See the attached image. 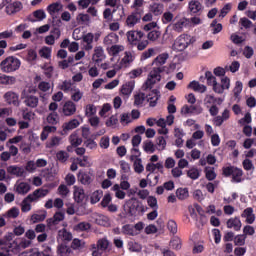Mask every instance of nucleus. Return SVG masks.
Returning <instances> with one entry per match:
<instances>
[{
  "instance_id": "393cba45",
  "label": "nucleus",
  "mask_w": 256,
  "mask_h": 256,
  "mask_svg": "<svg viewBox=\"0 0 256 256\" xmlns=\"http://www.w3.org/2000/svg\"><path fill=\"white\" fill-rule=\"evenodd\" d=\"M24 103H25L26 107L35 109V107H37V105H39V98L37 96L28 95L24 98Z\"/></svg>"
},
{
  "instance_id": "0e129e2a",
  "label": "nucleus",
  "mask_w": 256,
  "mask_h": 256,
  "mask_svg": "<svg viewBox=\"0 0 256 256\" xmlns=\"http://www.w3.org/2000/svg\"><path fill=\"white\" fill-rule=\"evenodd\" d=\"M58 193L61 195V197H67L69 195V188L65 184H61L58 187Z\"/></svg>"
},
{
  "instance_id": "aec40b11",
  "label": "nucleus",
  "mask_w": 256,
  "mask_h": 256,
  "mask_svg": "<svg viewBox=\"0 0 256 256\" xmlns=\"http://www.w3.org/2000/svg\"><path fill=\"white\" fill-rule=\"evenodd\" d=\"M188 9L193 14L201 13L203 11V4L198 0H191L188 4Z\"/></svg>"
},
{
  "instance_id": "4d7b16f0",
  "label": "nucleus",
  "mask_w": 256,
  "mask_h": 256,
  "mask_svg": "<svg viewBox=\"0 0 256 256\" xmlns=\"http://www.w3.org/2000/svg\"><path fill=\"white\" fill-rule=\"evenodd\" d=\"M39 55L43 57V59H51V48L43 47L39 50Z\"/></svg>"
},
{
  "instance_id": "412c9836",
  "label": "nucleus",
  "mask_w": 256,
  "mask_h": 256,
  "mask_svg": "<svg viewBox=\"0 0 256 256\" xmlns=\"http://www.w3.org/2000/svg\"><path fill=\"white\" fill-rule=\"evenodd\" d=\"M226 225L228 229H234V231H241V219H239L238 217L228 219Z\"/></svg>"
},
{
  "instance_id": "20e7f679",
  "label": "nucleus",
  "mask_w": 256,
  "mask_h": 256,
  "mask_svg": "<svg viewBox=\"0 0 256 256\" xmlns=\"http://www.w3.org/2000/svg\"><path fill=\"white\" fill-rule=\"evenodd\" d=\"M195 43V39L189 34H182L174 41L172 48L174 51H185L189 45Z\"/></svg>"
},
{
  "instance_id": "f8f14e48",
  "label": "nucleus",
  "mask_w": 256,
  "mask_h": 256,
  "mask_svg": "<svg viewBox=\"0 0 256 256\" xmlns=\"http://www.w3.org/2000/svg\"><path fill=\"white\" fill-rule=\"evenodd\" d=\"M57 255L58 256H72L73 249L67 244V242H62L57 246Z\"/></svg>"
},
{
  "instance_id": "09e8293b",
  "label": "nucleus",
  "mask_w": 256,
  "mask_h": 256,
  "mask_svg": "<svg viewBox=\"0 0 256 256\" xmlns=\"http://www.w3.org/2000/svg\"><path fill=\"white\" fill-rule=\"evenodd\" d=\"M159 37H161V31L152 30L147 34V39L152 42L157 41Z\"/></svg>"
},
{
  "instance_id": "603ef678",
  "label": "nucleus",
  "mask_w": 256,
  "mask_h": 256,
  "mask_svg": "<svg viewBox=\"0 0 256 256\" xmlns=\"http://www.w3.org/2000/svg\"><path fill=\"white\" fill-rule=\"evenodd\" d=\"M101 197H103V191L96 190L95 192H93L91 196V203L92 204L99 203V201H101Z\"/></svg>"
},
{
  "instance_id": "a19ab883",
  "label": "nucleus",
  "mask_w": 256,
  "mask_h": 256,
  "mask_svg": "<svg viewBox=\"0 0 256 256\" xmlns=\"http://www.w3.org/2000/svg\"><path fill=\"white\" fill-rule=\"evenodd\" d=\"M133 166L135 173L141 174L143 171H145V167L143 166V161L141 158H136Z\"/></svg>"
},
{
  "instance_id": "338daca9",
  "label": "nucleus",
  "mask_w": 256,
  "mask_h": 256,
  "mask_svg": "<svg viewBox=\"0 0 256 256\" xmlns=\"http://www.w3.org/2000/svg\"><path fill=\"white\" fill-rule=\"evenodd\" d=\"M167 227L170 233H172L173 235L177 233V223L174 220H169Z\"/></svg>"
},
{
  "instance_id": "f03ea898",
  "label": "nucleus",
  "mask_w": 256,
  "mask_h": 256,
  "mask_svg": "<svg viewBox=\"0 0 256 256\" xmlns=\"http://www.w3.org/2000/svg\"><path fill=\"white\" fill-rule=\"evenodd\" d=\"M165 71V67H154L146 80V82L142 86L143 91H147V89H151L156 83L161 81V73Z\"/></svg>"
},
{
  "instance_id": "e433bc0d",
  "label": "nucleus",
  "mask_w": 256,
  "mask_h": 256,
  "mask_svg": "<svg viewBox=\"0 0 256 256\" xmlns=\"http://www.w3.org/2000/svg\"><path fill=\"white\" fill-rule=\"evenodd\" d=\"M176 197L180 201H185V199H187L189 197V189H187V188H178L176 190Z\"/></svg>"
},
{
  "instance_id": "f3484780",
  "label": "nucleus",
  "mask_w": 256,
  "mask_h": 256,
  "mask_svg": "<svg viewBox=\"0 0 256 256\" xmlns=\"http://www.w3.org/2000/svg\"><path fill=\"white\" fill-rule=\"evenodd\" d=\"M61 9H63V5H61L59 2L52 3L47 7V11L50 13L53 23H55V17H57L56 15L59 13V11H61Z\"/></svg>"
},
{
  "instance_id": "ea45409f",
  "label": "nucleus",
  "mask_w": 256,
  "mask_h": 256,
  "mask_svg": "<svg viewBox=\"0 0 256 256\" xmlns=\"http://www.w3.org/2000/svg\"><path fill=\"white\" fill-rule=\"evenodd\" d=\"M150 11L156 16L161 15L163 13V4L154 3L150 5Z\"/></svg>"
},
{
  "instance_id": "864d4df0",
  "label": "nucleus",
  "mask_w": 256,
  "mask_h": 256,
  "mask_svg": "<svg viewBox=\"0 0 256 256\" xmlns=\"http://www.w3.org/2000/svg\"><path fill=\"white\" fill-rule=\"evenodd\" d=\"M121 63L129 67L133 63V54L131 52H125V56L122 58Z\"/></svg>"
},
{
  "instance_id": "a18cd8bd",
  "label": "nucleus",
  "mask_w": 256,
  "mask_h": 256,
  "mask_svg": "<svg viewBox=\"0 0 256 256\" xmlns=\"http://www.w3.org/2000/svg\"><path fill=\"white\" fill-rule=\"evenodd\" d=\"M31 209V199H29V196H27L21 203V211L22 213H28V211Z\"/></svg>"
},
{
  "instance_id": "8fccbe9b",
  "label": "nucleus",
  "mask_w": 256,
  "mask_h": 256,
  "mask_svg": "<svg viewBox=\"0 0 256 256\" xmlns=\"http://www.w3.org/2000/svg\"><path fill=\"white\" fill-rule=\"evenodd\" d=\"M205 79L207 80V85H210L213 87V84L217 82V78L213 76V73L211 71L205 72Z\"/></svg>"
},
{
  "instance_id": "69168bd1",
  "label": "nucleus",
  "mask_w": 256,
  "mask_h": 256,
  "mask_svg": "<svg viewBox=\"0 0 256 256\" xmlns=\"http://www.w3.org/2000/svg\"><path fill=\"white\" fill-rule=\"evenodd\" d=\"M147 203L151 209H159V206L157 205V198L154 196H149L147 198Z\"/></svg>"
},
{
  "instance_id": "3c124183",
  "label": "nucleus",
  "mask_w": 256,
  "mask_h": 256,
  "mask_svg": "<svg viewBox=\"0 0 256 256\" xmlns=\"http://www.w3.org/2000/svg\"><path fill=\"white\" fill-rule=\"evenodd\" d=\"M71 99L74 101V103H79V101L83 99V92H81L79 88L74 89V93L71 95Z\"/></svg>"
},
{
  "instance_id": "f257e3e1",
  "label": "nucleus",
  "mask_w": 256,
  "mask_h": 256,
  "mask_svg": "<svg viewBox=\"0 0 256 256\" xmlns=\"http://www.w3.org/2000/svg\"><path fill=\"white\" fill-rule=\"evenodd\" d=\"M165 71V67H154L146 80V82L142 86L143 91H147V89H151L156 83L161 81V73Z\"/></svg>"
},
{
  "instance_id": "58836bf2",
  "label": "nucleus",
  "mask_w": 256,
  "mask_h": 256,
  "mask_svg": "<svg viewBox=\"0 0 256 256\" xmlns=\"http://www.w3.org/2000/svg\"><path fill=\"white\" fill-rule=\"evenodd\" d=\"M78 179L82 185H91V182L93 181L89 174L81 172L78 174Z\"/></svg>"
},
{
  "instance_id": "4be33fe9",
  "label": "nucleus",
  "mask_w": 256,
  "mask_h": 256,
  "mask_svg": "<svg viewBox=\"0 0 256 256\" xmlns=\"http://www.w3.org/2000/svg\"><path fill=\"white\" fill-rule=\"evenodd\" d=\"M74 201L83 203L85 201V190L79 186H74Z\"/></svg>"
},
{
  "instance_id": "a211bd4d",
  "label": "nucleus",
  "mask_w": 256,
  "mask_h": 256,
  "mask_svg": "<svg viewBox=\"0 0 256 256\" xmlns=\"http://www.w3.org/2000/svg\"><path fill=\"white\" fill-rule=\"evenodd\" d=\"M14 189L19 195H27L28 191H31V185L26 182H20L15 184Z\"/></svg>"
},
{
  "instance_id": "c756f323",
  "label": "nucleus",
  "mask_w": 256,
  "mask_h": 256,
  "mask_svg": "<svg viewBox=\"0 0 256 256\" xmlns=\"http://www.w3.org/2000/svg\"><path fill=\"white\" fill-rule=\"evenodd\" d=\"M59 237H62L63 243H68L69 241H73V234L67 229L59 230L58 232Z\"/></svg>"
},
{
  "instance_id": "37998d69",
  "label": "nucleus",
  "mask_w": 256,
  "mask_h": 256,
  "mask_svg": "<svg viewBox=\"0 0 256 256\" xmlns=\"http://www.w3.org/2000/svg\"><path fill=\"white\" fill-rule=\"evenodd\" d=\"M122 233L124 235H131V237H135L137 235V232H135V228L133 226L126 224L122 227Z\"/></svg>"
},
{
  "instance_id": "72a5a7b5",
  "label": "nucleus",
  "mask_w": 256,
  "mask_h": 256,
  "mask_svg": "<svg viewBox=\"0 0 256 256\" xmlns=\"http://www.w3.org/2000/svg\"><path fill=\"white\" fill-rule=\"evenodd\" d=\"M46 123H48V125H57V123H59V114H57V112L49 113L46 117Z\"/></svg>"
},
{
  "instance_id": "6e6d98bb",
  "label": "nucleus",
  "mask_w": 256,
  "mask_h": 256,
  "mask_svg": "<svg viewBox=\"0 0 256 256\" xmlns=\"http://www.w3.org/2000/svg\"><path fill=\"white\" fill-rule=\"evenodd\" d=\"M72 83L69 80H65L62 82V84L60 85V89L61 91H64V93H69V91H73L72 87Z\"/></svg>"
},
{
  "instance_id": "4c0bfd02",
  "label": "nucleus",
  "mask_w": 256,
  "mask_h": 256,
  "mask_svg": "<svg viewBox=\"0 0 256 256\" xmlns=\"http://www.w3.org/2000/svg\"><path fill=\"white\" fill-rule=\"evenodd\" d=\"M19 213V208L12 207L4 214V217L7 219H17V217H19Z\"/></svg>"
},
{
  "instance_id": "39448f33",
  "label": "nucleus",
  "mask_w": 256,
  "mask_h": 256,
  "mask_svg": "<svg viewBox=\"0 0 256 256\" xmlns=\"http://www.w3.org/2000/svg\"><path fill=\"white\" fill-rule=\"evenodd\" d=\"M222 175L224 177H231L233 183H241L243 181V170L241 168H237L235 166H227L222 168Z\"/></svg>"
},
{
  "instance_id": "de8ad7c7",
  "label": "nucleus",
  "mask_w": 256,
  "mask_h": 256,
  "mask_svg": "<svg viewBox=\"0 0 256 256\" xmlns=\"http://www.w3.org/2000/svg\"><path fill=\"white\" fill-rule=\"evenodd\" d=\"M112 189L115 191V197H117V199H125L126 193L121 190L119 184H115Z\"/></svg>"
},
{
  "instance_id": "2f4dec72",
  "label": "nucleus",
  "mask_w": 256,
  "mask_h": 256,
  "mask_svg": "<svg viewBox=\"0 0 256 256\" xmlns=\"http://www.w3.org/2000/svg\"><path fill=\"white\" fill-rule=\"evenodd\" d=\"M73 229L77 232V233H81L83 231H89V229H91V224L89 222H80L78 224H76Z\"/></svg>"
},
{
  "instance_id": "7ed1b4c3",
  "label": "nucleus",
  "mask_w": 256,
  "mask_h": 256,
  "mask_svg": "<svg viewBox=\"0 0 256 256\" xmlns=\"http://www.w3.org/2000/svg\"><path fill=\"white\" fill-rule=\"evenodd\" d=\"M21 67V60L15 56H8L0 63V69L3 73H14Z\"/></svg>"
},
{
  "instance_id": "c9c22d12",
  "label": "nucleus",
  "mask_w": 256,
  "mask_h": 256,
  "mask_svg": "<svg viewBox=\"0 0 256 256\" xmlns=\"http://www.w3.org/2000/svg\"><path fill=\"white\" fill-rule=\"evenodd\" d=\"M109 245H111V243H109V240H107V238H102L98 240L96 247L104 253V251H107V249H109Z\"/></svg>"
},
{
  "instance_id": "49530a36",
  "label": "nucleus",
  "mask_w": 256,
  "mask_h": 256,
  "mask_svg": "<svg viewBox=\"0 0 256 256\" xmlns=\"http://www.w3.org/2000/svg\"><path fill=\"white\" fill-rule=\"evenodd\" d=\"M69 139L72 147H79V145L83 143V139L79 138V136H77L75 133L71 134Z\"/></svg>"
},
{
  "instance_id": "0eeeda50",
  "label": "nucleus",
  "mask_w": 256,
  "mask_h": 256,
  "mask_svg": "<svg viewBox=\"0 0 256 256\" xmlns=\"http://www.w3.org/2000/svg\"><path fill=\"white\" fill-rule=\"evenodd\" d=\"M0 246L8 251H14V249H18L19 244L13 240V233H8L0 239Z\"/></svg>"
},
{
  "instance_id": "1a4fd4ad",
  "label": "nucleus",
  "mask_w": 256,
  "mask_h": 256,
  "mask_svg": "<svg viewBox=\"0 0 256 256\" xmlns=\"http://www.w3.org/2000/svg\"><path fill=\"white\" fill-rule=\"evenodd\" d=\"M62 113L64 117L75 115L77 113V105L71 100L66 101L62 107Z\"/></svg>"
},
{
  "instance_id": "5fc2aeb1",
  "label": "nucleus",
  "mask_w": 256,
  "mask_h": 256,
  "mask_svg": "<svg viewBox=\"0 0 256 256\" xmlns=\"http://www.w3.org/2000/svg\"><path fill=\"white\" fill-rule=\"evenodd\" d=\"M245 239H247V236L244 234L237 235L234 237V244L238 247H243V245H245Z\"/></svg>"
},
{
  "instance_id": "13d9d810",
  "label": "nucleus",
  "mask_w": 256,
  "mask_h": 256,
  "mask_svg": "<svg viewBox=\"0 0 256 256\" xmlns=\"http://www.w3.org/2000/svg\"><path fill=\"white\" fill-rule=\"evenodd\" d=\"M145 93H139L134 96V105L139 106L143 105L145 101Z\"/></svg>"
},
{
  "instance_id": "c03bdc74",
  "label": "nucleus",
  "mask_w": 256,
  "mask_h": 256,
  "mask_svg": "<svg viewBox=\"0 0 256 256\" xmlns=\"http://www.w3.org/2000/svg\"><path fill=\"white\" fill-rule=\"evenodd\" d=\"M143 149L146 153H155V144L151 140H146L143 143Z\"/></svg>"
},
{
  "instance_id": "4468645a",
  "label": "nucleus",
  "mask_w": 256,
  "mask_h": 256,
  "mask_svg": "<svg viewBox=\"0 0 256 256\" xmlns=\"http://www.w3.org/2000/svg\"><path fill=\"white\" fill-rule=\"evenodd\" d=\"M105 51L103 50V47L96 46L94 48V54L92 56V61L94 63H101V61H105Z\"/></svg>"
},
{
  "instance_id": "5701e85b",
  "label": "nucleus",
  "mask_w": 256,
  "mask_h": 256,
  "mask_svg": "<svg viewBox=\"0 0 256 256\" xmlns=\"http://www.w3.org/2000/svg\"><path fill=\"white\" fill-rule=\"evenodd\" d=\"M241 217H244L246 219V223L249 225H253V223H255V214H253V208L251 207L246 208L241 214Z\"/></svg>"
},
{
  "instance_id": "680f3d73",
  "label": "nucleus",
  "mask_w": 256,
  "mask_h": 256,
  "mask_svg": "<svg viewBox=\"0 0 256 256\" xmlns=\"http://www.w3.org/2000/svg\"><path fill=\"white\" fill-rule=\"evenodd\" d=\"M173 17H174L173 13L165 12L162 16V23H164V25L171 23V21H173Z\"/></svg>"
},
{
  "instance_id": "9b49d317",
  "label": "nucleus",
  "mask_w": 256,
  "mask_h": 256,
  "mask_svg": "<svg viewBox=\"0 0 256 256\" xmlns=\"http://www.w3.org/2000/svg\"><path fill=\"white\" fill-rule=\"evenodd\" d=\"M64 219H65V212H61V211L56 212L52 218H49L46 220L47 227L49 229H52L54 225H59V223H61V221H63Z\"/></svg>"
},
{
  "instance_id": "052dcab7",
  "label": "nucleus",
  "mask_w": 256,
  "mask_h": 256,
  "mask_svg": "<svg viewBox=\"0 0 256 256\" xmlns=\"http://www.w3.org/2000/svg\"><path fill=\"white\" fill-rule=\"evenodd\" d=\"M97 113V108L93 104H89L86 106L85 115L86 117H92Z\"/></svg>"
},
{
  "instance_id": "c85d7f7f",
  "label": "nucleus",
  "mask_w": 256,
  "mask_h": 256,
  "mask_svg": "<svg viewBox=\"0 0 256 256\" xmlns=\"http://www.w3.org/2000/svg\"><path fill=\"white\" fill-rule=\"evenodd\" d=\"M47 219V211L43 210L39 213L33 214L31 216V221L33 223H41V221H45Z\"/></svg>"
},
{
  "instance_id": "79ce46f5",
  "label": "nucleus",
  "mask_w": 256,
  "mask_h": 256,
  "mask_svg": "<svg viewBox=\"0 0 256 256\" xmlns=\"http://www.w3.org/2000/svg\"><path fill=\"white\" fill-rule=\"evenodd\" d=\"M83 247H85V242L81 241L78 238H75L71 243L70 249H72V251H77L79 249H83Z\"/></svg>"
},
{
  "instance_id": "6e6552de",
  "label": "nucleus",
  "mask_w": 256,
  "mask_h": 256,
  "mask_svg": "<svg viewBox=\"0 0 256 256\" xmlns=\"http://www.w3.org/2000/svg\"><path fill=\"white\" fill-rule=\"evenodd\" d=\"M2 5L6 6L7 15H13L15 13H19L23 9V4L19 1L9 3L7 0L2 2Z\"/></svg>"
},
{
  "instance_id": "bb28decb",
  "label": "nucleus",
  "mask_w": 256,
  "mask_h": 256,
  "mask_svg": "<svg viewBox=\"0 0 256 256\" xmlns=\"http://www.w3.org/2000/svg\"><path fill=\"white\" fill-rule=\"evenodd\" d=\"M15 83H17L15 76L0 74V85H15Z\"/></svg>"
},
{
  "instance_id": "2eb2a0df",
  "label": "nucleus",
  "mask_w": 256,
  "mask_h": 256,
  "mask_svg": "<svg viewBox=\"0 0 256 256\" xmlns=\"http://www.w3.org/2000/svg\"><path fill=\"white\" fill-rule=\"evenodd\" d=\"M49 194V190L39 188L36 189L33 193L28 195V199H30V202L37 201V199H41V197H45Z\"/></svg>"
},
{
  "instance_id": "6ab92c4d",
  "label": "nucleus",
  "mask_w": 256,
  "mask_h": 256,
  "mask_svg": "<svg viewBox=\"0 0 256 256\" xmlns=\"http://www.w3.org/2000/svg\"><path fill=\"white\" fill-rule=\"evenodd\" d=\"M167 59H169V53H162L153 60L152 65H155V67H165L163 65L167 63Z\"/></svg>"
},
{
  "instance_id": "bf43d9fd",
  "label": "nucleus",
  "mask_w": 256,
  "mask_h": 256,
  "mask_svg": "<svg viewBox=\"0 0 256 256\" xmlns=\"http://www.w3.org/2000/svg\"><path fill=\"white\" fill-rule=\"evenodd\" d=\"M56 157H57L58 161H60L61 163H65V161H67V159H69V153L61 150V151L57 152Z\"/></svg>"
},
{
  "instance_id": "473e14b6",
  "label": "nucleus",
  "mask_w": 256,
  "mask_h": 256,
  "mask_svg": "<svg viewBox=\"0 0 256 256\" xmlns=\"http://www.w3.org/2000/svg\"><path fill=\"white\" fill-rule=\"evenodd\" d=\"M169 246L174 249L175 251H179L182 247V242H181V238H179V236H174L170 242H169Z\"/></svg>"
},
{
  "instance_id": "9d476101",
  "label": "nucleus",
  "mask_w": 256,
  "mask_h": 256,
  "mask_svg": "<svg viewBox=\"0 0 256 256\" xmlns=\"http://www.w3.org/2000/svg\"><path fill=\"white\" fill-rule=\"evenodd\" d=\"M4 100L7 105H13L14 107H19V94L8 91L4 94Z\"/></svg>"
},
{
  "instance_id": "cd10ccee",
  "label": "nucleus",
  "mask_w": 256,
  "mask_h": 256,
  "mask_svg": "<svg viewBox=\"0 0 256 256\" xmlns=\"http://www.w3.org/2000/svg\"><path fill=\"white\" fill-rule=\"evenodd\" d=\"M92 219L94 220V223H96V225L102 226L107 225V222L109 221V218L101 214H93Z\"/></svg>"
},
{
  "instance_id": "f704fd0d",
  "label": "nucleus",
  "mask_w": 256,
  "mask_h": 256,
  "mask_svg": "<svg viewBox=\"0 0 256 256\" xmlns=\"http://www.w3.org/2000/svg\"><path fill=\"white\" fill-rule=\"evenodd\" d=\"M134 84L133 82H127L126 84L122 85V88H121V93L122 95H126V96H129L131 95V93H133V89H134Z\"/></svg>"
},
{
  "instance_id": "e2e57ef3",
  "label": "nucleus",
  "mask_w": 256,
  "mask_h": 256,
  "mask_svg": "<svg viewBox=\"0 0 256 256\" xmlns=\"http://www.w3.org/2000/svg\"><path fill=\"white\" fill-rule=\"evenodd\" d=\"M153 55H155V48H149L142 53L141 61H145V59H149V57H153Z\"/></svg>"
},
{
  "instance_id": "423d86ee",
  "label": "nucleus",
  "mask_w": 256,
  "mask_h": 256,
  "mask_svg": "<svg viewBox=\"0 0 256 256\" xmlns=\"http://www.w3.org/2000/svg\"><path fill=\"white\" fill-rule=\"evenodd\" d=\"M126 207H128L130 217H135L137 213H145V206L137 198H131L126 201Z\"/></svg>"
},
{
  "instance_id": "a878e982",
  "label": "nucleus",
  "mask_w": 256,
  "mask_h": 256,
  "mask_svg": "<svg viewBox=\"0 0 256 256\" xmlns=\"http://www.w3.org/2000/svg\"><path fill=\"white\" fill-rule=\"evenodd\" d=\"M189 89H193V91H196L197 93H205L207 91V86L200 84L197 81H192L188 85Z\"/></svg>"
},
{
  "instance_id": "774afa93",
  "label": "nucleus",
  "mask_w": 256,
  "mask_h": 256,
  "mask_svg": "<svg viewBox=\"0 0 256 256\" xmlns=\"http://www.w3.org/2000/svg\"><path fill=\"white\" fill-rule=\"evenodd\" d=\"M187 176L190 177V179H199V170L197 168H192L188 170Z\"/></svg>"
},
{
  "instance_id": "ddd939ff",
  "label": "nucleus",
  "mask_w": 256,
  "mask_h": 256,
  "mask_svg": "<svg viewBox=\"0 0 256 256\" xmlns=\"http://www.w3.org/2000/svg\"><path fill=\"white\" fill-rule=\"evenodd\" d=\"M6 171L9 175H13L14 177H23L25 175V168L17 165L8 166Z\"/></svg>"
},
{
  "instance_id": "dca6fc26",
  "label": "nucleus",
  "mask_w": 256,
  "mask_h": 256,
  "mask_svg": "<svg viewBox=\"0 0 256 256\" xmlns=\"http://www.w3.org/2000/svg\"><path fill=\"white\" fill-rule=\"evenodd\" d=\"M141 21V14L139 12H132L126 19L127 27H135Z\"/></svg>"
},
{
  "instance_id": "b1692460",
  "label": "nucleus",
  "mask_w": 256,
  "mask_h": 256,
  "mask_svg": "<svg viewBox=\"0 0 256 256\" xmlns=\"http://www.w3.org/2000/svg\"><path fill=\"white\" fill-rule=\"evenodd\" d=\"M103 43L104 45H106V47L116 45V43H119V36L115 33H110L107 36H105Z\"/></svg>"
},
{
  "instance_id": "7c9ffc66",
  "label": "nucleus",
  "mask_w": 256,
  "mask_h": 256,
  "mask_svg": "<svg viewBox=\"0 0 256 256\" xmlns=\"http://www.w3.org/2000/svg\"><path fill=\"white\" fill-rule=\"evenodd\" d=\"M79 125H80L79 120L72 119L63 125V131H73V129H77Z\"/></svg>"
}]
</instances>
